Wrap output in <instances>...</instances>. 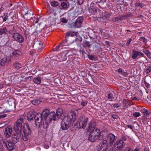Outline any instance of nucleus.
I'll return each mask as SVG.
<instances>
[{
    "instance_id": "1",
    "label": "nucleus",
    "mask_w": 151,
    "mask_h": 151,
    "mask_svg": "<svg viewBox=\"0 0 151 151\" xmlns=\"http://www.w3.org/2000/svg\"><path fill=\"white\" fill-rule=\"evenodd\" d=\"M25 117V115H20L19 119L15 123L14 127L15 132L17 134H20L22 139L25 141L28 140L29 136L31 134V130L27 123H25L23 126H22Z\"/></svg>"
},
{
    "instance_id": "2",
    "label": "nucleus",
    "mask_w": 151,
    "mask_h": 151,
    "mask_svg": "<svg viewBox=\"0 0 151 151\" xmlns=\"http://www.w3.org/2000/svg\"><path fill=\"white\" fill-rule=\"evenodd\" d=\"M78 114L77 110L71 111L67 116L64 117L61 123V128L62 130L67 129L71 125V121L74 122Z\"/></svg>"
},
{
    "instance_id": "3",
    "label": "nucleus",
    "mask_w": 151,
    "mask_h": 151,
    "mask_svg": "<svg viewBox=\"0 0 151 151\" xmlns=\"http://www.w3.org/2000/svg\"><path fill=\"white\" fill-rule=\"evenodd\" d=\"M42 118L44 120V122L45 124H48L50 123L51 121L55 119L53 117L54 115V112L51 111L50 113L48 109H45L42 112Z\"/></svg>"
},
{
    "instance_id": "4",
    "label": "nucleus",
    "mask_w": 151,
    "mask_h": 151,
    "mask_svg": "<svg viewBox=\"0 0 151 151\" xmlns=\"http://www.w3.org/2000/svg\"><path fill=\"white\" fill-rule=\"evenodd\" d=\"M41 113H38L36 114L35 117V123L37 126L40 127L43 123L44 124V120L42 118Z\"/></svg>"
},
{
    "instance_id": "5",
    "label": "nucleus",
    "mask_w": 151,
    "mask_h": 151,
    "mask_svg": "<svg viewBox=\"0 0 151 151\" xmlns=\"http://www.w3.org/2000/svg\"><path fill=\"white\" fill-rule=\"evenodd\" d=\"M12 37L13 39L20 43L23 42L24 38L20 34L16 32L11 34Z\"/></svg>"
},
{
    "instance_id": "6",
    "label": "nucleus",
    "mask_w": 151,
    "mask_h": 151,
    "mask_svg": "<svg viewBox=\"0 0 151 151\" xmlns=\"http://www.w3.org/2000/svg\"><path fill=\"white\" fill-rule=\"evenodd\" d=\"M80 121L79 126L80 128L82 127L83 128L86 127L87 124L88 118L85 116H82L80 117Z\"/></svg>"
},
{
    "instance_id": "7",
    "label": "nucleus",
    "mask_w": 151,
    "mask_h": 151,
    "mask_svg": "<svg viewBox=\"0 0 151 151\" xmlns=\"http://www.w3.org/2000/svg\"><path fill=\"white\" fill-rule=\"evenodd\" d=\"M4 144H5L7 148L9 151H12L13 150L14 144L11 141H6L5 139H3L2 140Z\"/></svg>"
},
{
    "instance_id": "8",
    "label": "nucleus",
    "mask_w": 151,
    "mask_h": 151,
    "mask_svg": "<svg viewBox=\"0 0 151 151\" xmlns=\"http://www.w3.org/2000/svg\"><path fill=\"white\" fill-rule=\"evenodd\" d=\"M90 133H91L94 136H96L99 140H102L103 139V138L101 137V132L99 129L96 128H94L90 132Z\"/></svg>"
},
{
    "instance_id": "9",
    "label": "nucleus",
    "mask_w": 151,
    "mask_h": 151,
    "mask_svg": "<svg viewBox=\"0 0 151 151\" xmlns=\"http://www.w3.org/2000/svg\"><path fill=\"white\" fill-rule=\"evenodd\" d=\"M83 20V17H79L76 20V21L72 23L73 26L76 28H79L81 27Z\"/></svg>"
},
{
    "instance_id": "10",
    "label": "nucleus",
    "mask_w": 151,
    "mask_h": 151,
    "mask_svg": "<svg viewBox=\"0 0 151 151\" xmlns=\"http://www.w3.org/2000/svg\"><path fill=\"white\" fill-rule=\"evenodd\" d=\"M63 114V110L61 108H58L56 111V114L54 112V115L53 117L55 119H53V121L56 120L58 119H60L62 116Z\"/></svg>"
},
{
    "instance_id": "11",
    "label": "nucleus",
    "mask_w": 151,
    "mask_h": 151,
    "mask_svg": "<svg viewBox=\"0 0 151 151\" xmlns=\"http://www.w3.org/2000/svg\"><path fill=\"white\" fill-rule=\"evenodd\" d=\"M12 130L11 126H9L6 127L4 130V134L5 137L8 138L12 135Z\"/></svg>"
},
{
    "instance_id": "12",
    "label": "nucleus",
    "mask_w": 151,
    "mask_h": 151,
    "mask_svg": "<svg viewBox=\"0 0 151 151\" xmlns=\"http://www.w3.org/2000/svg\"><path fill=\"white\" fill-rule=\"evenodd\" d=\"M114 145L118 149H121L124 147V144L123 141L120 139L117 141Z\"/></svg>"
},
{
    "instance_id": "13",
    "label": "nucleus",
    "mask_w": 151,
    "mask_h": 151,
    "mask_svg": "<svg viewBox=\"0 0 151 151\" xmlns=\"http://www.w3.org/2000/svg\"><path fill=\"white\" fill-rule=\"evenodd\" d=\"M42 43L39 41H37L34 42L33 47L38 50H40L42 48Z\"/></svg>"
},
{
    "instance_id": "14",
    "label": "nucleus",
    "mask_w": 151,
    "mask_h": 151,
    "mask_svg": "<svg viewBox=\"0 0 151 151\" xmlns=\"http://www.w3.org/2000/svg\"><path fill=\"white\" fill-rule=\"evenodd\" d=\"M127 17V16L124 15L123 16H119L118 17H114L111 19V20L113 22L118 23L120 21L125 19V18Z\"/></svg>"
},
{
    "instance_id": "15",
    "label": "nucleus",
    "mask_w": 151,
    "mask_h": 151,
    "mask_svg": "<svg viewBox=\"0 0 151 151\" xmlns=\"http://www.w3.org/2000/svg\"><path fill=\"white\" fill-rule=\"evenodd\" d=\"M133 53L132 55V58L133 59H135L138 56H141L142 57L144 55V54L142 52L136 51L134 50H132Z\"/></svg>"
},
{
    "instance_id": "16",
    "label": "nucleus",
    "mask_w": 151,
    "mask_h": 151,
    "mask_svg": "<svg viewBox=\"0 0 151 151\" xmlns=\"http://www.w3.org/2000/svg\"><path fill=\"white\" fill-rule=\"evenodd\" d=\"M97 8L94 6H91L89 8V13L91 14L94 15H96L97 14Z\"/></svg>"
},
{
    "instance_id": "17",
    "label": "nucleus",
    "mask_w": 151,
    "mask_h": 151,
    "mask_svg": "<svg viewBox=\"0 0 151 151\" xmlns=\"http://www.w3.org/2000/svg\"><path fill=\"white\" fill-rule=\"evenodd\" d=\"M35 115L33 111H30L27 114V117L28 121H30L35 119Z\"/></svg>"
},
{
    "instance_id": "18",
    "label": "nucleus",
    "mask_w": 151,
    "mask_h": 151,
    "mask_svg": "<svg viewBox=\"0 0 151 151\" xmlns=\"http://www.w3.org/2000/svg\"><path fill=\"white\" fill-rule=\"evenodd\" d=\"M108 145L107 141L106 140H104L99 145V149H102L108 148Z\"/></svg>"
},
{
    "instance_id": "19",
    "label": "nucleus",
    "mask_w": 151,
    "mask_h": 151,
    "mask_svg": "<svg viewBox=\"0 0 151 151\" xmlns=\"http://www.w3.org/2000/svg\"><path fill=\"white\" fill-rule=\"evenodd\" d=\"M108 137L110 141V143L113 144L116 140V137L113 134L111 133L109 134Z\"/></svg>"
},
{
    "instance_id": "20",
    "label": "nucleus",
    "mask_w": 151,
    "mask_h": 151,
    "mask_svg": "<svg viewBox=\"0 0 151 151\" xmlns=\"http://www.w3.org/2000/svg\"><path fill=\"white\" fill-rule=\"evenodd\" d=\"M98 139H99V138H97L96 136H94L93 134L90 133L88 137V139L89 141L91 142H96Z\"/></svg>"
},
{
    "instance_id": "21",
    "label": "nucleus",
    "mask_w": 151,
    "mask_h": 151,
    "mask_svg": "<svg viewBox=\"0 0 151 151\" xmlns=\"http://www.w3.org/2000/svg\"><path fill=\"white\" fill-rule=\"evenodd\" d=\"M115 94L114 92H109L107 94V98L109 100L113 101L115 98Z\"/></svg>"
},
{
    "instance_id": "22",
    "label": "nucleus",
    "mask_w": 151,
    "mask_h": 151,
    "mask_svg": "<svg viewBox=\"0 0 151 151\" xmlns=\"http://www.w3.org/2000/svg\"><path fill=\"white\" fill-rule=\"evenodd\" d=\"M19 137L17 135H12L11 137V140L14 144L18 142L19 141Z\"/></svg>"
},
{
    "instance_id": "23",
    "label": "nucleus",
    "mask_w": 151,
    "mask_h": 151,
    "mask_svg": "<svg viewBox=\"0 0 151 151\" xmlns=\"http://www.w3.org/2000/svg\"><path fill=\"white\" fill-rule=\"evenodd\" d=\"M7 29L6 27L0 29V37H3L5 35L7 32Z\"/></svg>"
},
{
    "instance_id": "24",
    "label": "nucleus",
    "mask_w": 151,
    "mask_h": 151,
    "mask_svg": "<svg viewBox=\"0 0 151 151\" xmlns=\"http://www.w3.org/2000/svg\"><path fill=\"white\" fill-rule=\"evenodd\" d=\"M95 124L94 122H90L88 124V131L91 132L94 128H95Z\"/></svg>"
},
{
    "instance_id": "25",
    "label": "nucleus",
    "mask_w": 151,
    "mask_h": 151,
    "mask_svg": "<svg viewBox=\"0 0 151 151\" xmlns=\"http://www.w3.org/2000/svg\"><path fill=\"white\" fill-rule=\"evenodd\" d=\"M7 59L6 57H4L0 60V64L2 66H4L7 61Z\"/></svg>"
},
{
    "instance_id": "26",
    "label": "nucleus",
    "mask_w": 151,
    "mask_h": 151,
    "mask_svg": "<svg viewBox=\"0 0 151 151\" xmlns=\"http://www.w3.org/2000/svg\"><path fill=\"white\" fill-rule=\"evenodd\" d=\"M33 80L35 83L38 84H40L41 81V78L39 77L34 78Z\"/></svg>"
},
{
    "instance_id": "27",
    "label": "nucleus",
    "mask_w": 151,
    "mask_h": 151,
    "mask_svg": "<svg viewBox=\"0 0 151 151\" xmlns=\"http://www.w3.org/2000/svg\"><path fill=\"white\" fill-rule=\"evenodd\" d=\"M21 55V53L18 50H15L13 52L12 55L13 56L15 57H18Z\"/></svg>"
},
{
    "instance_id": "28",
    "label": "nucleus",
    "mask_w": 151,
    "mask_h": 151,
    "mask_svg": "<svg viewBox=\"0 0 151 151\" xmlns=\"http://www.w3.org/2000/svg\"><path fill=\"white\" fill-rule=\"evenodd\" d=\"M143 52L146 54L150 59H151V53L148 50H144Z\"/></svg>"
},
{
    "instance_id": "29",
    "label": "nucleus",
    "mask_w": 151,
    "mask_h": 151,
    "mask_svg": "<svg viewBox=\"0 0 151 151\" xmlns=\"http://www.w3.org/2000/svg\"><path fill=\"white\" fill-rule=\"evenodd\" d=\"M32 103L34 105H37L41 102L40 100L38 99H35L32 101Z\"/></svg>"
},
{
    "instance_id": "30",
    "label": "nucleus",
    "mask_w": 151,
    "mask_h": 151,
    "mask_svg": "<svg viewBox=\"0 0 151 151\" xmlns=\"http://www.w3.org/2000/svg\"><path fill=\"white\" fill-rule=\"evenodd\" d=\"M103 17H105L106 18H109L110 17V14L108 12H104L102 14Z\"/></svg>"
},
{
    "instance_id": "31",
    "label": "nucleus",
    "mask_w": 151,
    "mask_h": 151,
    "mask_svg": "<svg viewBox=\"0 0 151 151\" xmlns=\"http://www.w3.org/2000/svg\"><path fill=\"white\" fill-rule=\"evenodd\" d=\"M14 66L17 70H19L21 67V65L19 63H15Z\"/></svg>"
},
{
    "instance_id": "32",
    "label": "nucleus",
    "mask_w": 151,
    "mask_h": 151,
    "mask_svg": "<svg viewBox=\"0 0 151 151\" xmlns=\"http://www.w3.org/2000/svg\"><path fill=\"white\" fill-rule=\"evenodd\" d=\"M61 5L63 9H66L68 7L67 3L65 2L61 3Z\"/></svg>"
},
{
    "instance_id": "33",
    "label": "nucleus",
    "mask_w": 151,
    "mask_h": 151,
    "mask_svg": "<svg viewBox=\"0 0 151 151\" xmlns=\"http://www.w3.org/2000/svg\"><path fill=\"white\" fill-rule=\"evenodd\" d=\"M83 43L85 47H86L89 48L91 47V45L89 42L85 41Z\"/></svg>"
},
{
    "instance_id": "34",
    "label": "nucleus",
    "mask_w": 151,
    "mask_h": 151,
    "mask_svg": "<svg viewBox=\"0 0 151 151\" xmlns=\"http://www.w3.org/2000/svg\"><path fill=\"white\" fill-rule=\"evenodd\" d=\"M144 115L147 117H149L150 115L149 114V112L147 109H145L143 112Z\"/></svg>"
},
{
    "instance_id": "35",
    "label": "nucleus",
    "mask_w": 151,
    "mask_h": 151,
    "mask_svg": "<svg viewBox=\"0 0 151 151\" xmlns=\"http://www.w3.org/2000/svg\"><path fill=\"white\" fill-rule=\"evenodd\" d=\"M50 4L52 6L54 7H56L58 5V2L55 1L51 2Z\"/></svg>"
},
{
    "instance_id": "36",
    "label": "nucleus",
    "mask_w": 151,
    "mask_h": 151,
    "mask_svg": "<svg viewBox=\"0 0 151 151\" xmlns=\"http://www.w3.org/2000/svg\"><path fill=\"white\" fill-rule=\"evenodd\" d=\"M81 104L83 107L85 106L88 104V101H82L81 102Z\"/></svg>"
},
{
    "instance_id": "37",
    "label": "nucleus",
    "mask_w": 151,
    "mask_h": 151,
    "mask_svg": "<svg viewBox=\"0 0 151 151\" xmlns=\"http://www.w3.org/2000/svg\"><path fill=\"white\" fill-rule=\"evenodd\" d=\"M101 151H113V149L112 147H109L104 149Z\"/></svg>"
},
{
    "instance_id": "38",
    "label": "nucleus",
    "mask_w": 151,
    "mask_h": 151,
    "mask_svg": "<svg viewBox=\"0 0 151 151\" xmlns=\"http://www.w3.org/2000/svg\"><path fill=\"white\" fill-rule=\"evenodd\" d=\"M139 39H142V40L145 43H146L147 41V39L143 37H140Z\"/></svg>"
},
{
    "instance_id": "39",
    "label": "nucleus",
    "mask_w": 151,
    "mask_h": 151,
    "mask_svg": "<svg viewBox=\"0 0 151 151\" xmlns=\"http://www.w3.org/2000/svg\"><path fill=\"white\" fill-rule=\"evenodd\" d=\"M78 34H77L76 36V41H78L80 42H81L82 40V39L81 37L78 35Z\"/></svg>"
},
{
    "instance_id": "40",
    "label": "nucleus",
    "mask_w": 151,
    "mask_h": 151,
    "mask_svg": "<svg viewBox=\"0 0 151 151\" xmlns=\"http://www.w3.org/2000/svg\"><path fill=\"white\" fill-rule=\"evenodd\" d=\"M133 116L135 117H137L140 116V113L139 112H135L134 113Z\"/></svg>"
},
{
    "instance_id": "41",
    "label": "nucleus",
    "mask_w": 151,
    "mask_h": 151,
    "mask_svg": "<svg viewBox=\"0 0 151 151\" xmlns=\"http://www.w3.org/2000/svg\"><path fill=\"white\" fill-rule=\"evenodd\" d=\"M77 34H79V33L78 32H70V36L71 37H73L75 35L76 36Z\"/></svg>"
},
{
    "instance_id": "42",
    "label": "nucleus",
    "mask_w": 151,
    "mask_h": 151,
    "mask_svg": "<svg viewBox=\"0 0 151 151\" xmlns=\"http://www.w3.org/2000/svg\"><path fill=\"white\" fill-rule=\"evenodd\" d=\"M88 58L89 60H94L95 59V58L94 56L89 55H88Z\"/></svg>"
},
{
    "instance_id": "43",
    "label": "nucleus",
    "mask_w": 151,
    "mask_h": 151,
    "mask_svg": "<svg viewBox=\"0 0 151 151\" xmlns=\"http://www.w3.org/2000/svg\"><path fill=\"white\" fill-rule=\"evenodd\" d=\"M66 36L65 37V38L66 39V43L67 42V38L68 37H69L70 36V32H68L67 33H66Z\"/></svg>"
},
{
    "instance_id": "44",
    "label": "nucleus",
    "mask_w": 151,
    "mask_h": 151,
    "mask_svg": "<svg viewBox=\"0 0 151 151\" xmlns=\"http://www.w3.org/2000/svg\"><path fill=\"white\" fill-rule=\"evenodd\" d=\"M148 68L146 69L145 72L147 74H148L151 71V66H149Z\"/></svg>"
},
{
    "instance_id": "45",
    "label": "nucleus",
    "mask_w": 151,
    "mask_h": 151,
    "mask_svg": "<svg viewBox=\"0 0 151 151\" xmlns=\"http://www.w3.org/2000/svg\"><path fill=\"white\" fill-rule=\"evenodd\" d=\"M8 17L7 15H6V16L4 15L2 17V18L3 19V22H5L7 19V18Z\"/></svg>"
},
{
    "instance_id": "46",
    "label": "nucleus",
    "mask_w": 151,
    "mask_h": 151,
    "mask_svg": "<svg viewBox=\"0 0 151 151\" xmlns=\"http://www.w3.org/2000/svg\"><path fill=\"white\" fill-rule=\"evenodd\" d=\"M61 20L62 22L64 23H66L67 22V20L65 18H61Z\"/></svg>"
},
{
    "instance_id": "47",
    "label": "nucleus",
    "mask_w": 151,
    "mask_h": 151,
    "mask_svg": "<svg viewBox=\"0 0 151 151\" xmlns=\"http://www.w3.org/2000/svg\"><path fill=\"white\" fill-rule=\"evenodd\" d=\"M60 45H57L56 46L55 48L53 49V51H58L59 50V49L60 48Z\"/></svg>"
},
{
    "instance_id": "48",
    "label": "nucleus",
    "mask_w": 151,
    "mask_h": 151,
    "mask_svg": "<svg viewBox=\"0 0 151 151\" xmlns=\"http://www.w3.org/2000/svg\"><path fill=\"white\" fill-rule=\"evenodd\" d=\"M112 105L114 108H118L119 106V105L118 103H116L115 104H113Z\"/></svg>"
},
{
    "instance_id": "49",
    "label": "nucleus",
    "mask_w": 151,
    "mask_h": 151,
    "mask_svg": "<svg viewBox=\"0 0 151 151\" xmlns=\"http://www.w3.org/2000/svg\"><path fill=\"white\" fill-rule=\"evenodd\" d=\"M4 150V147L2 144L0 142V151H3Z\"/></svg>"
},
{
    "instance_id": "50",
    "label": "nucleus",
    "mask_w": 151,
    "mask_h": 151,
    "mask_svg": "<svg viewBox=\"0 0 151 151\" xmlns=\"http://www.w3.org/2000/svg\"><path fill=\"white\" fill-rule=\"evenodd\" d=\"M31 12V13L29 12L28 11H27V12H26L25 13V14H24V15L25 16H26L27 14L30 15V16H31V15H33V13L32 12Z\"/></svg>"
},
{
    "instance_id": "51",
    "label": "nucleus",
    "mask_w": 151,
    "mask_h": 151,
    "mask_svg": "<svg viewBox=\"0 0 151 151\" xmlns=\"http://www.w3.org/2000/svg\"><path fill=\"white\" fill-rule=\"evenodd\" d=\"M128 74H129L127 72H125L124 71H123L122 74V75L125 77L127 76Z\"/></svg>"
},
{
    "instance_id": "52",
    "label": "nucleus",
    "mask_w": 151,
    "mask_h": 151,
    "mask_svg": "<svg viewBox=\"0 0 151 151\" xmlns=\"http://www.w3.org/2000/svg\"><path fill=\"white\" fill-rule=\"evenodd\" d=\"M131 148L129 147H126L123 151H131Z\"/></svg>"
},
{
    "instance_id": "53",
    "label": "nucleus",
    "mask_w": 151,
    "mask_h": 151,
    "mask_svg": "<svg viewBox=\"0 0 151 151\" xmlns=\"http://www.w3.org/2000/svg\"><path fill=\"white\" fill-rule=\"evenodd\" d=\"M123 103L124 106H126L128 102L127 100L126 99H124L123 101Z\"/></svg>"
},
{
    "instance_id": "54",
    "label": "nucleus",
    "mask_w": 151,
    "mask_h": 151,
    "mask_svg": "<svg viewBox=\"0 0 151 151\" xmlns=\"http://www.w3.org/2000/svg\"><path fill=\"white\" fill-rule=\"evenodd\" d=\"M132 39L131 38L129 39V40L127 41L126 43V45L127 46H128L129 45L130 43L132 41Z\"/></svg>"
},
{
    "instance_id": "55",
    "label": "nucleus",
    "mask_w": 151,
    "mask_h": 151,
    "mask_svg": "<svg viewBox=\"0 0 151 151\" xmlns=\"http://www.w3.org/2000/svg\"><path fill=\"white\" fill-rule=\"evenodd\" d=\"M6 116H7L6 114H4L0 115V119L4 118L5 117H6Z\"/></svg>"
},
{
    "instance_id": "56",
    "label": "nucleus",
    "mask_w": 151,
    "mask_h": 151,
    "mask_svg": "<svg viewBox=\"0 0 151 151\" xmlns=\"http://www.w3.org/2000/svg\"><path fill=\"white\" fill-rule=\"evenodd\" d=\"M127 127L128 128H130V129L132 130H133L134 128V126H132V125H128L127 126Z\"/></svg>"
},
{
    "instance_id": "57",
    "label": "nucleus",
    "mask_w": 151,
    "mask_h": 151,
    "mask_svg": "<svg viewBox=\"0 0 151 151\" xmlns=\"http://www.w3.org/2000/svg\"><path fill=\"white\" fill-rule=\"evenodd\" d=\"M145 85L147 88H148L150 87V85L146 82L145 83Z\"/></svg>"
},
{
    "instance_id": "58",
    "label": "nucleus",
    "mask_w": 151,
    "mask_h": 151,
    "mask_svg": "<svg viewBox=\"0 0 151 151\" xmlns=\"http://www.w3.org/2000/svg\"><path fill=\"white\" fill-rule=\"evenodd\" d=\"M8 104L10 105L11 104V105L14 106V102H11V101H8Z\"/></svg>"
},
{
    "instance_id": "59",
    "label": "nucleus",
    "mask_w": 151,
    "mask_h": 151,
    "mask_svg": "<svg viewBox=\"0 0 151 151\" xmlns=\"http://www.w3.org/2000/svg\"><path fill=\"white\" fill-rule=\"evenodd\" d=\"M118 73H121V74H122L123 71L121 69L119 68L118 70Z\"/></svg>"
},
{
    "instance_id": "60",
    "label": "nucleus",
    "mask_w": 151,
    "mask_h": 151,
    "mask_svg": "<svg viewBox=\"0 0 151 151\" xmlns=\"http://www.w3.org/2000/svg\"><path fill=\"white\" fill-rule=\"evenodd\" d=\"M63 43H65L64 42H61L58 45H60V47H62L64 45H63Z\"/></svg>"
},
{
    "instance_id": "61",
    "label": "nucleus",
    "mask_w": 151,
    "mask_h": 151,
    "mask_svg": "<svg viewBox=\"0 0 151 151\" xmlns=\"http://www.w3.org/2000/svg\"><path fill=\"white\" fill-rule=\"evenodd\" d=\"M140 150L138 148H136L134 150H132L131 151H139Z\"/></svg>"
},
{
    "instance_id": "62",
    "label": "nucleus",
    "mask_w": 151,
    "mask_h": 151,
    "mask_svg": "<svg viewBox=\"0 0 151 151\" xmlns=\"http://www.w3.org/2000/svg\"><path fill=\"white\" fill-rule=\"evenodd\" d=\"M83 3V0H79L78 3L79 4H82Z\"/></svg>"
},
{
    "instance_id": "63",
    "label": "nucleus",
    "mask_w": 151,
    "mask_h": 151,
    "mask_svg": "<svg viewBox=\"0 0 151 151\" xmlns=\"http://www.w3.org/2000/svg\"><path fill=\"white\" fill-rule=\"evenodd\" d=\"M44 148L46 149H47L48 148H49V146L47 145H44Z\"/></svg>"
},
{
    "instance_id": "64",
    "label": "nucleus",
    "mask_w": 151,
    "mask_h": 151,
    "mask_svg": "<svg viewBox=\"0 0 151 151\" xmlns=\"http://www.w3.org/2000/svg\"><path fill=\"white\" fill-rule=\"evenodd\" d=\"M122 139L124 141L126 140L127 139V138L124 136H123L122 137Z\"/></svg>"
}]
</instances>
